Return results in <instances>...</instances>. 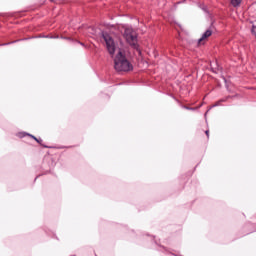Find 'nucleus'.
Returning a JSON list of instances; mask_svg holds the SVG:
<instances>
[{"mask_svg":"<svg viewBox=\"0 0 256 256\" xmlns=\"http://www.w3.org/2000/svg\"><path fill=\"white\" fill-rule=\"evenodd\" d=\"M114 69L116 71H131L133 66L125 57L123 50H119L118 53L114 56Z\"/></svg>","mask_w":256,"mask_h":256,"instance_id":"obj_1","label":"nucleus"},{"mask_svg":"<svg viewBox=\"0 0 256 256\" xmlns=\"http://www.w3.org/2000/svg\"><path fill=\"white\" fill-rule=\"evenodd\" d=\"M102 37L109 55H111V57H115V53H119V51H121L117 40L113 34H109L107 32H102Z\"/></svg>","mask_w":256,"mask_h":256,"instance_id":"obj_2","label":"nucleus"},{"mask_svg":"<svg viewBox=\"0 0 256 256\" xmlns=\"http://www.w3.org/2000/svg\"><path fill=\"white\" fill-rule=\"evenodd\" d=\"M119 29H121V33H123L124 39H126L127 43L134 47L138 51V53H141V50H139V46L137 45V32L133 30L130 26H119ZM124 31V32H123Z\"/></svg>","mask_w":256,"mask_h":256,"instance_id":"obj_3","label":"nucleus"},{"mask_svg":"<svg viewBox=\"0 0 256 256\" xmlns=\"http://www.w3.org/2000/svg\"><path fill=\"white\" fill-rule=\"evenodd\" d=\"M211 35H213V31L206 30L202 35V37L198 40V45H203V43H205V41H207V39H209Z\"/></svg>","mask_w":256,"mask_h":256,"instance_id":"obj_4","label":"nucleus"},{"mask_svg":"<svg viewBox=\"0 0 256 256\" xmlns=\"http://www.w3.org/2000/svg\"><path fill=\"white\" fill-rule=\"evenodd\" d=\"M241 1L242 0H231V3L233 7H239V5H241Z\"/></svg>","mask_w":256,"mask_h":256,"instance_id":"obj_5","label":"nucleus"},{"mask_svg":"<svg viewBox=\"0 0 256 256\" xmlns=\"http://www.w3.org/2000/svg\"><path fill=\"white\" fill-rule=\"evenodd\" d=\"M251 32H252V35H255V37H256V21H254L252 24Z\"/></svg>","mask_w":256,"mask_h":256,"instance_id":"obj_6","label":"nucleus"},{"mask_svg":"<svg viewBox=\"0 0 256 256\" xmlns=\"http://www.w3.org/2000/svg\"><path fill=\"white\" fill-rule=\"evenodd\" d=\"M30 137H32V139H34L35 141H37V143H39V139H37L35 136L30 135Z\"/></svg>","mask_w":256,"mask_h":256,"instance_id":"obj_7","label":"nucleus"},{"mask_svg":"<svg viewBox=\"0 0 256 256\" xmlns=\"http://www.w3.org/2000/svg\"><path fill=\"white\" fill-rule=\"evenodd\" d=\"M206 135H207V137H209V130H206Z\"/></svg>","mask_w":256,"mask_h":256,"instance_id":"obj_8","label":"nucleus"}]
</instances>
